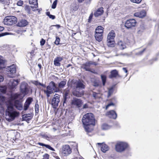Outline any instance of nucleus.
I'll list each match as a JSON object with an SVG mask.
<instances>
[{"mask_svg":"<svg viewBox=\"0 0 159 159\" xmlns=\"http://www.w3.org/2000/svg\"><path fill=\"white\" fill-rule=\"evenodd\" d=\"M82 120L86 132H91L95 125V120L93 114L92 113L86 114L83 116Z\"/></svg>","mask_w":159,"mask_h":159,"instance_id":"1","label":"nucleus"},{"mask_svg":"<svg viewBox=\"0 0 159 159\" xmlns=\"http://www.w3.org/2000/svg\"><path fill=\"white\" fill-rule=\"evenodd\" d=\"M5 114L6 120L9 122L13 121L19 115V112L14 109L11 104L7 105Z\"/></svg>","mask_w":159,"mask_h":159,"instance_id":"2","label":"nucleus"},{"mask_svg":"<svg viewBox=\"0 0 159 159\" xmlns=\"http://www.w3.org/2000/svg\"><path fill=\"white\" fill-rule=\"evenodd\" d=\"M43 91L44 93L46 94L47 97L48 98L50 96V95L53 93L59 92V90L56 84L52 81L47 87L46 89H43Z\"/></svg>","mask_w":159,"mask_h":159,"instance_id":"3","label":"nucleus"},{"mask_svg":"<svg viewBox=\"0 0 159 159\" xmlns=\"http://www.w3.org/2000/svg\"><path fill=\"white\" fill-rule=\"evenodd\" d=\"M20 92L24 96L28 94L30 92L31 93L32 90L28 84L25 82L21 83L20 87Z\"/></svg>","mask_w":159,"mask_h":159,"instance_id":"4","label":"nucleus"},{"mask_svg":"<svg viewBox=\"0 0 159 159\" xmlns=\"http://www.w3.org/2000/svg\"><path fill=\"white\" fill-rule=\"evenodd\" d=\"M129 146L128 144L125 142H120L117 143L115 145V149L118 152L124 151Z\"/></svg>","mask_w":159,"mask_h":159,"instance_id":"5","label":"nucleus"},{"mask_svg":"<svg viewBox=\"0 0 159 159\" xmlns=\"http://www.w3.org/2000/svg\"><path fill=\"white\" fill-rule=\"evenodd\" d=\"M17 21L16 17L12 16H7L4 19L3 22L5 25H11L15 24Z\"/></svg>","mask_w":159,"mask_h":159,"instance_id":"6","label":"nucleus"},{"mask_svg":"<svg viewBox=\"0 0 159 159\" xmlns=\"http://www.w3.org/2000/svg\"><path fill=\"white\" fill-rule=\"evenodd\" d=\"M82 104V101L80 99L74 98L71 100V104L73 107L79 108L81 106Z\"/></svg>","mask_w":159,"mask_h":159,"instance_id":"7","label":"nucleus"},{"mask_svg":"<svg viewBox=\"0 0 159 159\" xmlns=\"http://www.w3.org/2000/svg\"><path fill=\"white\" fill-rule=\"evenodd\" d=\"M60 95L55 94L51 100V104L53 107L56 108L58 106V103L60 101Z\"/></svg>","mask_w":159,"mask_h":159,"instance_id":"8","label":"nucleus"},{"mask_svg":"<svg viewBox=\"0 0 159 159\" xmlns=\"http://www.w3.org/2000/svg\"><path fill=\"white\" fill-rule=\"evenodd\" d=\"M12 105V106L15 107L17 109L21 110L23 109V106L22 102L18 100H13L10 102L8 104Z\"/></svg>","mask_w":159,"mask_h":159,"instance_id":"9","label":"nucleus"},{"mask_svg":"<svg viewBox=\"0 0 159 159\" xmlns=\"http://www.w3.org/2000/svg\"><path fill=\"white\" fill-rule=\"evenodd\" d=\"M136 22L134 19L127 20L125 23V26L128 29L135 26Z\"/></svg>","mask_w":159,"mask_h":159,"instance_id":"10","label":"nucleus"},{"mask_svg":"<svg viewBox=\"0 0 159 159\" xmlns=\"http://www.w3.org/2000/svg\"><path fill=\"white\" fill-rule=\"evenodd\" d=\"M71 152L70 146L67 145L63 146L62 148V154L64 156H67Z\"/></svg>","mask_w":159,"mask_h":159,"instance_id":"11","label":"nucleus"},{"mask_svg":"<svg viewBox=\"0 0 159 159\" xmlns=\"http://www.w3.org/2000/svg\"><path fill=\"white\" fill-rule=\"evenodd\" d=\"M19 81L17 79H11L8 83V86L11 89H13L15 88L18 85Z\"/></svg>","mask_w":159,"mask_h":159,"instance_id":"12","label":"nucleus"},{"mask_svg":"<svg viewBox=\"0 0 159 159\" xmlns=\"http://www.w3.org/2000/svg\"><path fill=\"white\" fill-rule=\"evenodd\" d=\"M73 95L78 97H80L83 95L84 91L82 89H76L72 92Z\"/></svg>","mask_w":159,"mask_h":159,"instance_id":"13","label":"nucleus"},{"mask_svg":"<svg viewBox=\"0 0 159 159\" xmlns=\"http://www.w3.org/2000/svg\"><path fill=\"white\" fill-rule=\"evenodd\" d=\"M33 100V98L31 97H29L27 99L23 106L24 110L25 111H26L28 109Z\"/></svg>","mask_w":159,"mask_h":159,"instance_id":"14","label":"nucleus"},{"mask_svg":"<svg viewBox=\"0 0 159 159\" xmlns=\"http://www.w3.org/2000/svg\"><path fill=\"white\" fill-rule=\"evenodd\" d=\"M97 144L100 145V146L101 147V150L104 153L106 152L109 149L108 146L104 143H98Z\"/></svg>","mask_w":159,"mask_h":159,"instance_id":"15","label":"nucleus"},{"mask_svg":"<svg viewBox=\"0 0 159 159\" xmlns=\"http://www.w3.org/2000/svg\"><path fill=\"white\" fill-rule=\"evenodd\" d=\"M6 69V71L9 73L11 74L15 73L16 71V66L14 64H13L7 67Z\"/></svg>","mask_w":159,"mask_h":159,"instance_id":"16","label":"nucleus"},{"mask_svg":"<svg viewBox=\"0 0 159 159\" xmlns=\"http://www.w3.org/2000/svg\"><path fill=\"white\" fill-rule=\"evenodd\" d=\"M63 60V57H56L54 60V64L55 66H60L61 63L60 62Z\"/></svg>","mask_w":159,"mask_h":159,"instance_id":"17","label":"nucleus"},{"mask_svg":"<svg viewBox=\"0 0 159 159\" xmlns=\"http://www.w3.org/2000/svg\"><path fill=\"white\" fill-rule=\"evenodd\" d=\"M92 62L91 61H89L86 62L85 63L83 64L81 66V67L83 68L86 71H90L89 67L92 65Z\"/></svg>","mask_w":159,"mask_h":159,"instance_id":"18","label":"nucleus"},{"mask_svg":"<svg viewBox=\"0 0 159 159\" xmlns=\"http://www.w3.org/2000/svg\"><path fill=\"white\" fill-rule=\"evenodd\" d=\"M146 13L144 10H143L139 12L135 13L134 14V16L140 18H143L146 16Z\"/></svg>","mask_w":159,"mask_h":159,"instance_id":"19","label":"nucleus"},{"mask_svg":"<svg viewBox=\"0 0 159 159\" xmlns=\"http://www.w3.org/2000/svg\"><path fill=\"white\" fill-rule=\"evenodd\" d=\"M106 115L109 117L114 119H116L117 117V114L113 110H111L108 112L107 113Z\"/></svg>","mask_w":159,"mask_h":159,"instance_id":"20","label":"nucleus"},{"mask_svg":"<svg viewBox=\"0 0 159 159\" xmlns=\"http://www.w3.org/2000/svg\"><path fill=\"white\" fill-rule=\"evenodd\" d=\"M110 75L109 76V77L111 79L113 78H116L119 76L118 71L116 70H111L110 72Z\"/></svg>","mask_w":159,"mask_h":159,"instance_id":"21","label":"nucleus"},{"mask_svg":"<svg viewBox=\"0 0 159 159\" xmlns=\"http://www.w3.org/2000/svg\"><path fill=\"white\" fill-rule=\"evenodd\" d=\"M116 36L115 31L111 30L108 34L107 36V40H114Z\"/></svg>","mask_w":159,"mask_h":159,"instance_id":"22","label":"nucleus"},{"mask_svg":"<svg viewBox=\"0 0 159 159\" xmlns=\"http://www.w3.org/2000/svg\"><path fill=\"white\" fill-rule=\"evenodd\" d=\"M29 3L31 5V7L33 9H36L38 7L37 0H29Z\"/></svg>","mask_w":159,"mask_h":159,"instance_id":"23","label":"nucleus"},{"mask_svg":"<svg viewBox=\"0 0 159 159\" xmlns=\"http://www.w3.org/2000/svg\"><path fill=\"white\" fill-rule=\"evenodd\" d=\"M70 94V91L68 89L65 90L64 91L63 95V105L67 102V99L68 98V96Z\"/></svg>","mask_w":159,"mask_h":159,"instance_id":"24","label":"nucleus"},{"mask_svg":"<svg viewBox=\"0 0 159 159\" xmlns=\"http://www.w3.org/2000/svg\"><path fill=\"white\" fill-rule=\"evenodd\" d=\"M28 24L27 21L25 20H22L19 21L17 25L19 27L25 26Z\"/></svg>","mask_w":159,"mask_h":159,"instance_id":"25","label":"nucleus"},{"mask_svg":"<svg viewBox=\"0 0 159 159\" xmlns=\"http://www.w3.org/2000/svg\"><path fill=\"white\" fill-rule=\"evenodd\" d=\"M66 81L65 80H64L63 81H61L58 84L57 88L59 89V92H60L62 89L66 85Z\"/></svg>","mask_w":159,"mask_h":159,"instance_id":"26","label":"nucleus"},{"mask_svg":"<svg viewBox=\"0 0 159 159\" xmlns=\"http://www.w3.org/2000/svg\"><path fill=\"white\" fill-rule=\"evenodd\" d=\"M103 8L101 7L98 8L94 14V16L96 17L101 15L103 13Z\"/></svg>","mask_w":159,"mask_h":159,"instance_id":"27","label":"nucleus"},{"mask_svg":"<svg viewBox=\"0 0 159 159\" xmlns=\"http://www.w3.org/2000/svg\"><path fill=\"white\" fill-rule=\"evenodd\" d=\"M31 114H30L24 115L23 116L22 119L28 122L31 119Z\"/></svg>","mask_w":159,"mask_h":159,"instance_id":"28","label":"nucleus"},{"mask_svg":"<svg viewBox=\"0 0 159 159\" xmlns=\"http://www.w3.org/2000/svg\"><path fill=\"white\" fill-rule=\"evenodd\" d=\"M118 45L120 48L123 50L126 48L125 43L122 40H119L118 42Z\"/></svg>","mask_w":159,"mask_h":159,"instance_id":"29","label":"nucleus"},{"mask_svg":"<svg viewBox=\"0 0 159 159\" xmlns=\"http://www.w3.org/2000/svg\"><path fill=\"white\" fill-rule=\"evenodd\" d=\"M102 33L101 32H96L95 34V37L96 40H101L102 39Z\"/></svg>","mask_w":159,"mask_h":159,"instance_id":"30","label":"nucleus"},{"mask_svg":"<svg viewBox=\"0 0 159 159\" xmlns=\"http://www.w3.org/2000/svg\"><path fill=\"white\" fill-rule=\"evenodd\" d=\"M38 144L40 146H44L50 150H51L52 151H55V149L49 145L46 144H45L43 143H38Z\"/></svg>","mask_w":159,"mask_h":159,"instance_id":"31","label":"nucleus"},{"mask_svg":"<svg viewBox=\"0 0 159 159\" xmlns=\"http://www.w3.org/2000/svg\"><path fill=\"white\" fill-rule=\"evenodd\" d=\"M145 26L144 25L142 24L141 25L140 27L138 28V30L137 32L139 34H141L145 30Z\"/></svg>","mask_w":159,"mask_h":159,"instance_id":"32","label":"nucleus"},{"mask_svg":"<svg viewBox=\"0 0 159 159\" xmlns=\"http://www.w3.org/2000/svg\"><path fill=\"white\" fill-rule=\"evenodd\" d=\"M76 88L79 89V88L84 89L85 88V86L80 81L78 82L76 84Z\"/></svg>","mask_w":159,"mask_h":159,"instance_id":"33","label":"nucleus"},{"mask_svg":"<svg viewBox=\"0 0 159 159\" xmlns=\"http://www.w3.org/2000/svg\"><path fill=\"white\" fill-rule=\"evenodd\" d=\"M5 61L3 60L2 56H0V69H2L5 67Z\"/></svg>","mask_w":159,"mask_h":159,"instance_id":"34","label":"nucleus"},{"mask_svg":"<svg viewBox=\"0 0 159 159\" xmlns=\"http://www.w3.org/2000/svg\"><path fill=\"white\" fill-rule=\"evenodd\" d=\"M12 2V0H0V3L6 5H9Z\"/></svg>","mask_w":159,"mask_h":159,"instance_id":"35","label":"nucleus"},{"mask_svg":"<svg viewBox=\"0 0 159 159\" xmlns=\"http://www.w3.org/2000/svg\"><path fill=\"white\" fill-rule=\"evenodd\" d=\"M111 126L106 124H103L101 126L102 129L103 130H106L110 129Z\"/></svg>","mask_w":159,"mask_h":159,"instance_id":"36","label":"nucleus"},{"mask_svg":"<svg viewBox=\"0 0 159 159\" xmlns=\"http://www.w3.org/2000/svg\"><path fill=\"white\" fill-rule=\"evenodd\" d=\"M115 45V40H109L107 43V45L108 46L111 47H114Z\"/></svg>","mask_w":159,"mask_h":159,"instance_id":"37","label":"nucleus"},{"mask_svg":"<svg viewBox=\"0 0 159 159\" xmlns=\"http://www.w3.org/2000/svg\"><path fill=\"white\" fill-rule=\"evenodd\" d=\"M92 95L94 99L99 98L101 97V95L100 93H96L94 92H93Z\"/></svg>","mask_w":159,"mask_h":159,"instance_id":"38","label":"nucleus"},{"mask_svg":"<svg viewBox=\"0 0 159 159\" xmlns=\"http://www.w3.org/2000/svg\"><path fill=\"white\" fill-rule=\"evenodd\" d=\"M101 76L102 82L103 85L104 86L105 85L106 81V76L104 75H101Z\"/></svg>","mask_w":159,"mask_h":159,"instance_id":"39","label":"nucleus"},{"mask_svg":"<svg viewBox=\"0 0 159 159\" xmlns=\"http://www.w3.org/2000/svg\"><path fill=\"white\" fill-rule=\"evenodd\" d=\"M103 28L101 26H98L96 29V30H99L100 31L99 33H103Z\"/></svg>","mask_w":159,"mask_h":159,"instance_id":"40","label":"nucleus"},{"mask_svg":"<svg viewBox=\"0 0 159 159\" xmlns=\"http://www.w3.org/2000/svg\"><path fill=\"white\" fill-rule=\"evenodd\" d=\"M20 94H19L16 93L12 95V98L15 99L19 98Z\"/></svg>","mask_w":159,"mask_h":159,"instance_id":"41","label":"nucleus"},{"mask_svg":"<svg viewBox=\"0 0 159 159\" xmlns=\"http://www.w3.org/2000/svg\"><path fill=\"white\" fill-rule=\"evenodd\" d=\"M57 2V0H55L54 1L52 6V8L55 9L56 8Z\"/></svg>","mask_w":159,"mask_h":159,"instance_id":"42","label":"nucleus"},{"mask_svg":"<svg viewBox=\"0 0 159 159\" xmlns=\"http://www.w3.org/2000/svg\"><path fill=\"white\" fill-rule=\"evenodd\" d=\"M113 91V87H111L108 90V96H110L111 95Z\"/></svg>","mask_w":159,"mask_h":159,"instance_id":"43","label":"nucleus"},{"mask_svg":"<svg viewBox=\"0 0 159 159\" xmlns=\"http://www.w3.org/2000/svg\"><path fill=\"white\" fill-rule=\"evenodd\" d=\"M38 101H37L36 103L35 104V111L36 112H38L39 111V105L37 103Z\"/></svg>","mask_w":159,"mask_h":159,"instance_id":"44","label":"nucleus"},{"mask_svg":"<svg viewBox=\"0 0 159 159\" xmlns=\"http://www.w3.org/2000/svg\"><path fill=\"white\" fill-rule=\"evenodd\" d=\"M142 0H130L131 2L137 4L140 3Z\"/></svg>","mask_w":159,"mask_h":159,"instance_id":"45","label":"nucleus"},{"mask_svg":"<svg viewBox=\"0 0 159 159\" xmlns=\"http://www.w3.org/2000/svg\"><path fill=\"white\" fill-rule=\"evenodd\" d=\"M49 156L48 154H45L43 156V159H48Z\"/></svg>","mask_w":159,"mask_h":159,"instance_id":"46","label":"nucleus"},{"mask_svg":"<svg viewBox=\"0 0 159 159\" xmlns=\"http://www.w3.org/2000/svg\"><path fill=\"white\" fill-rule=\"evenodd\" d=\"M93 85L94 87H97L98 86L99 84L98 82L95 81L93 83Z\"/></svg>","mask_w":159,"mask_h":159,"instance_id":"47","label":"nucleus"},{"mask_svg":"<svg viewBox=\"0 0 159 159\" xmlns=\"http://www.w3.org/2000/svg\"><path fill=\"white\" fill-rule=\"evenodd\" d=\"M23 4V2L21 1H19L17 2V5L20 6H22Z\"/></svg>","mask_w":159,"mask_h":159,"instance_id":"48","label":"nucleus"},{"mask_svg":"<svg viewBox=\"0 0 159 159\" xmlns=\"http://www.w3.org/2000/svg\"><path fill=\"white\" fill-rule=\"evenodd\" d=\"M114 104L112 102H111V103H109V104H108L107 105V106L106 107V109H107L110 106H114Z\"/></svg>","mask_w":159,"mask_h":159,"instance_id":"49","label":"nucleus"},{"mask_svg":"<svg viewBox=\"0 0 159 159\" xmlns=\"http://www.w3.org/2000/svg\"><path fill=\"white\" fill-rule=\"evenodd\" d=\"M60 40H55L54 43L57 45H58L59 44L61 45L62 43H60Z\"/></svg>","mask_w":159,"mask_h":159,"instance_id":"50","label":"nucleus"},{"mask_svg":"<svg viewBox=\"0 0 159 159\" xmlns=\"http://www.w3.org/2000/svg\"><path fill=\"white\" fill-rule=\"evenodd\" d=\"M9 34V33L7 32L2 33V34H0V37H1Z\"/></svg>","mask_w":159,"mask_h":159,"instance_id":"51","label":"nucleus"},{"mask_svg":"<svg viewBox=\"0 0 159 159\" xmlns=\"http://www.w3.org/2000/svg\"><path fill=\"white\" fill-rule=\"evenodd\" d=\"M93 14L92 13L91 14L89 17V19H88V22H89L90 21V20H91V19H92V17H93Z\"/></svg>","mask_w":159,"mask_h":159,"instance_id":"52","label":"nucleus"},{"mask_svg":"<svg viewBox=\"0 0 159 159\" xmlns=\"http://www.w3.org/2000/svg\"><path fill=\"white\" fill-rule=\"evenodd\" d=\"M45 43V40H41L40 41V45L41 46L43 45Z\"/></svg>","mask_w":159,"mask_h":159,"instance_id":"53","label":"nucleus"},{"mask_svg":"<svg viewBox=\"0 0 159 159\" xmlns=\"http://www.w3.org/2000/svg\"><path fill=\"white\" fill-rule=\"evenodd\" d=\"M4 80L3 76L0 75V82H2Z\"/></svg>","mask_w":159,"mask_h":159,"instance_id":"54","label":"nucleus"},{"mask_svg":"<svg viewBox=\"0 0 159 159\" xmlns=\"http://www.w3.org/2000/svg\"><path fill=\"white\" fill-rule=\"evenodd\" d=\"M145 50V49H144L142 51H140V52H138V53H137L136 54H137V55H141V54H142V53Z\"/></svg>","mask_w":159,"mask_h":159,"instance_id":"55","label":"nucleus"},{"mask_svg":"<svg viewBox=\"0 0 159 159\" xmlns=\"http://www.w3.org/2000/svg\"><path fill=\"white\" fill-rule=\"evenodd\" d=\"M34 84L36 86L40 85V84H41V83L38 82V81H35L34 83Z\"/></svg>","mask_w":159,"mask_h":159,"instance_id":"56","label":"nucleus"},{"mask_svg":"<svg viewBox=\"0 0 159 159\" xmlns=\"http://www.w3.org/2000/svg\"><path fill=\"white\" fill-rule=\"evenodd\" d=\"M49 17L50 18L52 19H54L55 18V16L50 15L49 16Z\"/></svg>","mask_w":159,"mask_h":159,"instance_id":"57","label":"nucleus"},{"mask_svg":"<svg viewBox=\"0 0 159 159\" xmlns=\"http://www.w3.org/2000/svg\"><path fill=\"white\" fill-rule=\"evenodd\" d=\"M123 70L125 73H127V70L126 68H123Z\"/></svg>","mask_w":159,"mask_h":159,"instance_id":"58","label":"nucleus"},{"mask_svg":"<svg viewBox=\"0 0 159 159\" xmlns=\"http://www.w3.org/2000/svg\"><path fill=\"white\" fill-rule=\"evenodd\" d=\"M4 29V28L2 26H0V32L3 31Z\"/></svg>","mask_w":159,"mask_h":159,"instance_id":"59","label":"nucleus"},{"mask_svg":"<svg viewBox=\"0 0 159 159\" xmlns=\"http://www.w3.org/2000/svg\"><path fill=\"white\" fill-rule=\"evenodd\" d=\"M87 107H88V105L86 104H85L83 106L84 108H87Z\"/></svg>","mask_w":159,"mask_h":159,"instance_id":"60","label":"nucleus"},{"mask_svg":"<svg viewBox=\"0 0 159 159\" xmlns=\"http://www.w3.org/2000/svg\"><path fill=\"white\" fill-rule=\"evenodd\" d=\"M0 98H2L1 100L2 101L5 100V98L4 97L0 96Z\"/></svg>","mask_w":159,"mask_h":159,"instance_id":"61","label":"nucleus"},{"mask_svg":"<svg viewBox=\"0 0 159 159\" xmlns=\"http://www.w3.org/2000/svg\"><path fill=\"white\" fill-rule=\"evenodd\" d=\"M120 55H123V56H128V55L127 53H125V54H120Z\"/></svg>","mask_w":159,"mask_h":159,"instance_id":"62","label":"nucleus"},{"mask_svg":"<svg viewBox=\"0 0 159 159\" xmlns=\"http://www.w3.org/2000/svg\"><path fill=\"white\" fill-rule=\"evenodd\" d=\"M46 15L48 16L49 17V16L51 14H50V13L48 11L46 12Z\"/></svg>","mask_w":159,"mask_h":159,"instance_id":"63","label":"nucleus"},{"mask_svg":"<svg viewBox=\"0 0 159 159\" xmlns=\"http://www.w3.org/2000/svg\"><path fill=\"white\" fill-rule=\"evenodd\" d=\"M40 85H41L44 87H46V85L45 84H42L41 83V84H40Z\"/></svg>","mask_w":159,"mask_h":159,"instance_id":"64","label":"nucleus"}]
</instances>
